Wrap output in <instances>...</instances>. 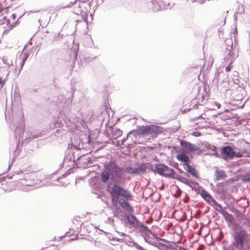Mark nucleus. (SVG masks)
Masks as SVG:
<instances>
[{
    "label": "nucleus",
    "mask_w": 250,
    "mask_h": 250,
    "mask_svg": "<svg viewBox=\"0 0 250 250\" xmlns=\"http://www.w3.org/2000/svg\"><path fill=\"white\" fill-rule=\"evenodd\" d=\"M24 121L23 119V115L20 117L19 122L16 126L15 132L14 136L16 140L19 139L20 142L21 139L23 143H27L30 142L32 139L38 138L42 136V133L41 132H31L30 134H27V136H25L24 138ZM21 149L19 142L17 144L16 147L14 149L13 153L14 156L13 159H16L20 153Z\"/></svg>",
    "instance_id": "obj_1"
},
{
    "label": "nucleus",
    "mask_w": 250,
    "mask_h": 250,
    "mask_svg": "<svg viewBox=\"0 0 250 250\" xmlns=\"http://www.w3.org/2000/svg\"><path fill=\"white\" fill-rule=\"evenodd\" d=\"M231 246L223 248V250H242L243 249L249 234L244 229L241 228L237 231H234L232 234Z\"/></svg>",
    "instance_id": "obj_2"
},
{
    "label": "nucleus",
    "mask_w": 250,
    "mask_h": 250,
    "mask_svg": "<svg viewBox=\"0 0 250 250\" xmlns=\"http://www.w3.org/2000/svg\"><path fill=\"white\" fill-rule=\"evenodd\" d=\"M224 62L229 64L226 67V71L229 72L232 68L231 63L238 56V51L235 46L233 47V42L231 39H227L225 41Z\"/></svg>",
    "instance_id": "obj_3"
},
{
    "label": "nucleus",
    "mask_w": 250,
    "mask_h": 250,
    "mask_svg": "<svg viewBox=\"0 0 250 250\" xmlns=\"http://www.w3.org/2000/svg\"><path fill=\"white\" fill-rule=\"evenodd\" d=\"M153 235L154 240L151 243L147 242L160 250H188L184 247L179 246L174 242L160 238L154 234H153Z\"/></svg>",
    "instance_id": "obj_4"
},
{
    "label": "nucleus",
    "mask_w": 250,
    "mask_h": 250,
    "mask_svg": "<svg viewBox=\"0 0 250 250\" xmlns=\"http://www.w3.org/2000/svg\"><path fill=\"white\" fill-rule=\"evenodd\" d=\"M112 202L117 203L120 199L131 200L132 195L129 190L124 188L118 184L113 185L110 192Z\"/></svg>",
    "instance_id": "obj_5"
},
{
    "label": "nucleus",
    "mask_w": 250,
    "mask_h": 250,
    "mask_svg": "<svg viewBox=\"0 0 250 250\" xmlns=\"http://www.w3.org/2000/svg\"><path fill=\"white\" fill-rule=\"evenodd\" d=\"M108 165L111 173V180L115 184H120L124 180L123 169L113 162H110Z\"/></svg>",
    "instance_id": "obj_6"
},
{
    "label": "nucleus",
    "mask_w": 250,
    "mask_h": 250,
    "mask_svg": "<svg viewBox=\"0 0 250 250\" xmlns=\"http://www.w3.org/2000/svg\"><path fill=\"white\" fill-rule=\"evenodd\" d=\"M147 5L149 6H152V9L154 12H158L170 8V7H168L169 5V2L167 3L160 0H151L150 2H147Z\"/></svg>",
    "instance_id": "obj_7"
},
{
    "label": "nucleus",
    "mask_w": 250,
    "mask_h": 250,
    "mask_svg": "<svg viewBox=\"0 0 250 250\" xmlns=\"http://www.w3.org/2000/svg\"><path fill=\"white\" fill-rule=\"evenodd\" d=\"M221 155L224 159H231L233 158L235 152L230 146H226L221 148Z\"/></svg>",
    "instance_id": "obj_8"
},
{
    "label": "nucleus",
    "mask_w": 250,
    "mask_h": 250,
    "mask_svg": "<svg viewBox=\"0 0 250 250\" xmlns=\"http://www.w3.org/2000/svg\"><path fill=\"white\" fill-rule=\"evenodd\" d=\"M180 145L184 149H187L188 151H192L197 150L199 148L197 146L190 143L186 140H181Z\"/></svg>",
    "instance_id": "obj_9"
},
{
    "label": "nucleus",
    "mask_w": 250,
    "mask_h": 250,
    "mask_svg": "<svg viewBox=\"0 0 250 250\" xmlns=\"http://www.w3.org/2000/svg\"><path fill=\"white\" fill-rule=\"evenodd\" d=\"M133 131L134 133L139 135L150 134V127L149 125L138 126L137 129Z\"/></svg>",
    "instance_id": "obj_10"
},
{
    "label": "nucleus",
    "mask_w": 250,
    "mask_h": 250,
    "mask_svg": "<svg viewBox=\"0 0 250 250\" xmlns=\"http://www.w3.org/2000/svg\"><path fill=\"white\" fill-rule=\"evenodd\" d=\"M209 204L212 207H214L215 209L218 210L222 215H229V214L227 211H225L222 209V206L219 204L213 198L211 199V200L210 201Z\"/></svg>",
    "instance_id": "obj_11"
},
{
    "label": "nucleus",
    "mask_w": 250,
    "mask_h": 250,
    "mask_svg": "<svg viewBox=\"0 0 250 250\" xmlns=\"http://www.w3.org/2000/svg\"><path fill=\"white\" fill-rule=\"evenodd\" d=\"M167 169H168V166L163 163L158 164L155 166V172L165 177Z\"/></svg>",
    "instance_id": "obj_12"
},
{
    "label": "nucleus",
    "mask_w": 250,
    "mask_h": 250,
    "mask_svg": "<svg viewBox=\"0 0 250 250\" xmlns=\"http://www.w3.org/2000/svg\"><path fill=\"white\" fill-rule=\"evenodd\" d=\"M101 181L104 183L109 179L110 177H111V173L108 164L104 167V170L101 172Z\"/></svg>",
    "instance_id": "obj_13"
},
{
    "label": "nucleus",
    "mask_w": 250,
    "mask_h": 250,
    "mask_svg": "<svg viewBox=\"0 0 250 250\" xmlns=\"http://www.w3.org/2000/svg\"><path fill=\"white\" fill-rule=\"evenodd\" d=\"M128 200L120 199V201H118V202L124 210L127 212H131L133 211V209L129 203H128Z\"/></svg>",
    "instance_id": "obj_14"
},
{
    "label": "nucleus",
    "mask_w": 250,
    "mask_h": 250,
    "mask_svg": "<svg viewBox=\"0 0 250 250\" xmlns=\"http://www.w3.org/2000/svg\"><path fill=\"white\" fill-rule=\"evenodd\" d=\"M183 166L184 169L187 172L196 178H199L198 173L195 168L193 167L192 166L188 164H184Z\"/></svg>",
    "instance_id": "obj_15"
},
{
    "label": "nucleus",
    "mask_w": 250,
    "mask_h": 250,
    "mask_svg": "<svg viewBox=\"0 0 250 250\" xmlns=\"http://www.w3.org/2000/svg\"><path fill=\"white\" fill-rule=\"evenodd\" d=\"M64 162H72L74 165L76 164V162L77 161L75 160L74 152L72 150H69L66 152L64 158Z\"/></svg>",
    "instance_id": "obj_16"
},
{
    "label": "nucleus",
    "mask_w": 250,
    "mask_h": 250,
    "mask_svg": "<svg viewBox=\"0 0 250 250\" xmlns=\"http://www.w3.org/2000/svg\"><path fill=\"white\" fill-rule=\"evenodd\" d=\"M126 220L129 224L133 227L139 226L140 221H138L136 216L132 214H128L126 216Z\"/></svg>",
    "instance_id": "obj_17"
},
{
    "label": "nucleus",
    "mask_w": 250,
    "mask_h": 250,
    "mask_svg": "<svg viewBox=\"0 0 250 250\" xmlns=\"http://www.w3.org/2000/svg\"><path fill=\"white\" fill-rule=\"evenodd\" d=\"M76 161L77 162L81 161V162L83 163V166L84 167L87 166L88 165V164L92 163L90 158L89 157H86L85 155H81L78 157L77 158Z\"/></svg>",
    "instance_id": "obj_18"
},
{
    "label": "nucleus",
    "mask_w": 250,
    "mask_h": 250,
    "mask_svg": "<svg viewBox=\"0 0 250 250\" xmlns=\"http://www.w3.org/2000/svg\"><path fill=\"white\" fill-rule=\"evenodd\" d=\"M201 197L208 203H209L213 197L204 189H202L200 193Z\"/></svg>",
    "instance_id": "obj_19"
},
{
    "label": "nucleus",
    "mask_w": 250,
    "mask_h": 250,
    "mask_svg": "<svg viewBox=\"0 0 250 250\" xmlns=\"http://www.w3.org/2000/svg\"><path fill=\"white\" fill-rule=\"evenodd\" d=\"M150 134L157 135L161 133L162 131V127L156 125H150Z\"/></svg>",
    "instance_id": "obj_20"
},
{
    "label": "nucleus",
    "mask_w": 250,
    "mask_h": 250,
    "mask_svg": "<svg viewBox=\"0 0 250 250\" xmlns=\"http://www.w3.org/2000/svg\"><path fill=\"white\" fill-rule=\"evenodd\" d=\"M229 78L227 77L224 78L223 80L221 82L219 86L220 87L221 90H227L229 88Z\"/></svg>",
    "instance_id": "obj_21"
},
{
    "label": "nucleus",
    "mask_w": 250,
    "mask_h": 250,
    "mask_svg": "<svg viewBox=\"0 0 250 250\" xmlns=\"http://www.w3.org/2000/svg\"><path fill=\"white\" fill-rule=\"evenodd\" d=\"M177 159L181 162H184V164H187L190 161L189 157L186 154L181 153L177 155Z\"/></svg>",
    "instance_id": "obj_22"
},
{
    "label": "nucleus",
    "mask_w": 250,
    "mask_h": 250,
    "mask_svg": "<svg viewBox=\"0 0 250 250\" xmlns=\"http://www.w3.org/2000/svg\"><path fill=\"white\" fill-rule=\"evenodd\" d=\"M176 173L174 170L168 166V169L166 170L165 177L173 179Z\"/></svg>",
    "instance_id": "obj_23"
},
{
    "label": "nucleus",
    "mask_w": 250,
    "mask_h": 250,
    "mask_svg": "<svg viewBox=\"0 0 250 250\" xmlns=\"http://www.w3.org/2000/svg\"><path fill=\"white\" fill-rule=\"evenodd\" d=\"M83 5L79 3V8H80V14L81 15L82 19L83 20L85 21H86L87 20L88 17V10L86 9V11H84L81 9Z\"/></svg>",
    "instance_id": "obj_24"
},
{
    "label": "nucleus",
    "mask_w": 250,
    "mask_h": 250,
    "mask_svg": "<svg viewBox=\"0 0 250 250\" xmlns=\"http://www.w3.org/2000/svg\"><path fill=\"white\" fill-rule=\"evenodd\" d=\"M173 179H176L183 183H184L186 185H189L190 183V180H188L182 176L178 175L176 173V175H175L174 177H173Z\"/></svg>",
    "instance_id": "obj_25"
},
{
    "label": "nucleus",
    "mask_w": 250,
    "mask_h": 250,
    "mask_svg": "<svg viewBox=\"0 0 250 250\" xmlns=\"http://www.w3.org/2000/svg\"><path fill=\"white\" fill-rule=\"evenodd\" d=\"M10 20L6 17L2 16L0 17V25L2 26V28L5 29V27H7L9 23Z\"/></svg>",
    "instance_id": "obj_26"
},
{
    "label": "nucleus",
    "mask_w": 250,
    "mask_h": 250,
    "mask_svg": "<svg viewBox=\"0 0 250 250\" xmlns=\"http://www.w3.org/2000/svg\"><path fill=\"white\" fill-rule=\"evenodd\" d=\"M216 180L224 179L225 177V171L223 170L218 169L215 171Z\"/></svg>",
    "instance_id": "obj_27"
},
{
    "label": "nucleus",
    "mask_w": 250,
    "mask_h": 250,
    "mask_svg": "<svg viewBox=\"0 0 250 250\" xmlns=\"http://www.w3.org/2000/svg\"><path fill=\"white\" fill-rule=\"evenodd\" d=\"M220 73L221 72H219V68L216 69L213 79V83H214L218 87H219V81Z\"/></svg>",
    "instance_id": "obj_28"
},
{
    "label": "nucleus",
    "mask_w": 250,
    "mask_h": 250,
    "mask_svg": "<svg viewBox=\"0 0 250 250\" xmlns=\"http://www.w3.org/2000/svg\"><path fill=\"white\" fill-rule=\"evenodd\" d=\"M188 186L190 187L192 190H195L196 192H198L199 191V185L198 183L196 182H194L190 180L189 185Z\"/></svg>",
    "instance_id": "obj_29"
},
{
    "label": "nucleus",
    "mask_w": 250,
    "mask_h": 250,
    "mask_svg": "<svg viewBox=\"0 0 250 250\" xmlns=\"http://www.w3.org/2000/svg\"><path fill=\"white\" fill-rule=\"evenodd\" d=\"M28 57V55L26 53H22L20 55V56L19 58V59H21V69L22 68V67H23L26 60H27Z\"/></svg>",
    "instance_id": "obj_30"
},
{
    "label": "nucleus",
    "mask_w": 250,
    "mask_h": 250,
    "mask_svg": "<svg viewBox=\"0 0 250 250\" xmlns=\"http://www.w3.org/2000/svg\"><path fill=\"white\" fill-rule=\"evenodd\" d=\"M18 23V20L17 21L13 22L12 23H10V21L7 27H5V29L4 30V33L6 32H8L13 29L14 27L16 26L17 24Z\"/></svg>",
    "instance_id": "obj_31"
},
{
    "label": "nucleus",
    "mask_w": 250,
    "mask_h": 250,
    "mask_svg": "<svg viewBox=\"0 0 250 250\" xmlns=\"http://www.w3.org/2000/svg\"><path fill=\"white\" fill-rule=\"evenodd\" d=\"M3 71H5V77L4 78H2V77L0 76V88H2V87L3 86V84H4L5 81L6 79L7 78V77L8 76L9 73V71H8V70H6V69H5V68L3 69Z\"/></svg>",
    "instance_id": "obj_32"
},
{
    "label": "nucleus",
    "mask_w": 250,
    "mask_h": 250,
    "mask_svg": "<svg viewBox=\"0 0 250 250\" xmlns=\"http://www.w3.org/2000/svg\"><path fill=\"white\" fill-rule=\"evenodd\" d=\"M238 75L239 73L237 71H234L233 72V74L232 76V80L233 81V83L235 84H238L239 83V80L238 79Z\"/></svg>",
    "instance_id": "obj_33"
},
{
    "label": "nucleus",
    "mask_w": 250,
    "mask_h": 250,
    "mask_svg": "<svg viewBox=\"0 0 250 250\" xmlns=\"http://www.w3.org/2000/svg\"><path fill=\"white\" fill-rule=\"evenodd\" d=\"M125 171L129 173L136 174L138 173L137 168H133L131 167H127L125 168Z\"/></svg>",
    "instance_id": "obj_34"
},
{
    "label": "nucleus",
    "mask_w": 250,
    "mask_h": 250,
    "mask_svg": "<svg viewBox=\"0 0 250 250\" xmlns=\"http://www.w3.org/2000/svg\"><path fill=\"white\" fill-rule=\"evenodd\" d=\"M19 174V173H16V174H13L12 175H10V174L8 175L7 176H2L0 177V182L4 181L7 177L9 179H13L14 177V179L17 180L16 176Z\"/></svg>",
    "instance_id": "obj_35"
},
{
    "label": "nucleus",
    "mask_w": 250,
    "mask_h": 250,
    "mask_svg": "<svg viewBox=\"0 0 250 250\" xmlns=\"http://www.w3.org/2000/svg\"><path fill=\"white\" fill-rule=\"evenodd\" d=\"M208 148L210 150L212 151L213 152L212 153V155L217 156L218 155V153L216 151V147L214 145H211L209 144L207 146Z\"/></svg>",
    "instance_id": "obj_36"
},
{
    "label": "nucleus",
    "mask_w": 250,
    "mask_h": 250,
    "mask_svg": "<svg viewBox=\"0 0 250 250\" xmlns=\"http://www.w3.org/2000/svg\"><path fill=\"white\" fill-rule=\"evenodd\" d=\"M138 227H141L140 229V231H146L147 232L150 231V229L148 228V227L147 226L145 225L143 223H141L140 222L139 225Z\"/></svg>",
    "instance_id": "obj_37"
},
{
    "label": "nucleus",
    "mask_w": 250,
    "mask_h": 250,
    "mask_svg": "<svg viewBox=\"0 0 250 250\" xmlns=\"http://www.w3.org/2000/svg\"><path fill=\"white\" fill-rule=\"evenodd\" d=\"M137 169H138V171L140 170L142 172H145L146 171V164H143L137 167Z\"/></svg>",
    "instance_id": "obj_38"
},
{
    "label": "nucleus",
    "mask_w": 250,
    "mask_h": 250,
    "mask_svg": "<svg viewBox=\"0 0 250 250\" xmlns=\"http://www.w3.org/2000/svg\"><path fill=\"white\" fill-rule=\"evenodd\" d=\"M243 180L245 182H250V173H248L244 176Z\"/></svg>",
    "instance_id": "obj_39"
},
{
    "label": "nucleus",
    "mask_w": 250,
    "mask_h": 250,
    "mask_svg": "<svg viewBox=\"0 0 250 250\" xmlns=\"http://www.w3.org/2000/svg\"><path fill=\"white\" fill-rule=\"evenodd\" d=\"M63 35V34H61V33H58L57 35L54 36V40L55 41H59L60 39H62Z\"/></svg>",
    "instance_id": "obj_40"
},
{
    "label": "nucleus",
    "mask_w": 250,
    "mask_h": 250,
    "mask_svg": "<svg viewBox=\"0 0 250 250\" xmlns=\"http://www.w3.org/2000/svg\"><path fill=\"white\" fill-rule=\"evenodd\" d=\"M2 62H3V64L5 65V66H3L2 71H3V69L4 68L6 69V70H8L7 69V68H6V66L7 65H9V62H8L7 60L6 59H2Z\"/></svg>",
    "instance_id": "obj_41"
},
{
    "label": "nucleus",
    "mask_w": 250,
    "mask_h": 250,
    "mask_svg": "<svg viewBox=\"0 0 250 250\" xmlns=\"http://www.w3.org/2000/svg\"><path fill=\"white\" fill-rule=\"evenodd\" d=\"M92 1V0H79V3H81L82 5H83L85 2H88V7L89 8L90 7V3Z\"/></svg>",
    "instance_id": "obj_42"
},
{
    "label": "nucleus",
    "mask_w": 250,
    "mask_h": 250,
    "mask_svg": "<svg viewBox=\"0 0 250 250\" xmlns=\"http://www.w3.org/2000/svg\"><path fill=\"white\" fill-rule=\"evenodd\" d=\"M132 133H134V131L133 130H132V131H130V132H129L126 135V137L125 138H124L123 139H122V143H123L127 138L128 135L130 134H132Z\"/></svg>",
    "instance_id": "obj_43"
},
{
    "label": "nucleus",
    "mask_w": 250,
    "mask_h": 250,
    "mask_svg": "<svg viewBox=\"0 0 250 250\" xmlns=\"http://www.w3.org/2000/svg\"><path fill=\"white\" fill-rule=\"evenodd\" d=\"M114 220L113 218L111 217H108L107 219V222H106V223H108L111 224V225H113L114 224Z\"/></svg>",
    "instance_id": "obj_44"
},
{
    "label": "nucleus",
    "mask_w": 250,
    "mask_h": 250,
    "mask_svg": "<svg viewBox=\"0 0 250 250\" xmlns=\"http://www.w3.org/2000/svg\"><path fill=\"white\" fill-rule=\"evenodd\" d=\"M77 3V0L74 1V2H70L69 4H68L65 7H70L74 4H76Z\"/></svg>",
    "instance_id": "obj_45"
},
{
    "label": "nucleus",
    "mask_w": 250,
    "mask_h": 250,
    "mask_svg": "<svg viewBox=\"0 0 250 250\" xmlns=\"http://www.w3.org/2000/svg\"><path fill=\"white\" fill-rule=\"evenodd\" d=\"M129 246L131 247H134L135 244H136V243H137L136 242H135L133 241H129Z\"/></svg>",
    "instance_id": "obj_46"
},
{
    "label": "nucleus",
    "mask_w": 250,
    "mask_h": 250,
    "mask_svg": "<svg viewBox=\"0 0 250 250\" xmlns=\"http://www.w3.org/2000/svg\"><path fill=\"white\" fill-rule=\"evenodd\" d=\"M59 120L57 121L55 123H54V125L56 127H60L61 126V125H62V124L61 123H59Z\"/></svg>",
    "instance_id": "obj_47"
},
{
    "label": "nucleus",
    "mask_w": 250,
    "mask_h": 250,
    "mask_svg": "<svg viewBox=\"0 0 250 250\" xmlns=\"http://www.w3.org/2000/svg\"><path fill=\"white\" fill-rule=\"evenodd\" d=\"M201 118H203L201 115H199L198 117H195L194 118L192 119V120H193L194 121H197L198 120H199V119H200Z\"/></svg>",
    "instance_id": "obj_48"
},
{
    "label": "nucleus",
    "mask_w": 250,
    "mask_h": 250,
    "mask_svg": "<svg viewBox=\"0 0 250 250\" xmlns=\"http://www.w3.org/2000/svg\"><path fill=\"white\" fill-rule=\"evenodd\" d=\"M117 134L118 135V136H120L122 134V131L120 129H117Z\"/></svg>",
    "instance_id": "obj_49"
},
{
    "label": "nucleus",
    "mask_w": 250,
    "mask_h": 250,
    "mask_svg": "<svg viewBox=\"0 0 250 250\" xmlns=\"http://www.w3.org/2000/svg\"><path fill=\"white\" fill-rule=\"evenodd\" d=\"M11 17L13 20H15L16 18V15L15 14L13 13L12 14Z\"/></svg>",
    "instance_id": "obj_50"
},
{
    "label": "nucleus",
    "mask_w": 250,
    "mask_h": 250,
    "mask_svg": "<svg viewBox=\"0 0 250 250\" xmlns=\"http://www.w3.org/2000/svg\"><path fill=\"white\" fill-rule=\"evenodd\" d=\"M64 237V236H60L58 237V241H61L62 239Z\"/></svg>",
    "instance_id": "obj_51"
},
{
    "label": "nucleus",
    "mask_w": 250,
    "mask_h": 250,
    "mask_svg": "<svg viewBox=\"0 0 250 250\" xmlns=\"http://www.w3.org/2000/svg\"><path fill=\"white\" fill-rule=\"evenodd\" d=\"M77 239V237H76L75 238H71L69 239V241L70 242V241H73V240H75Z\"/></svg>",
    "instance_id": "obj_52"
},
{
    "label": "nucleus",
    "mask_w": 250,
    "mask_h": 250,
    "mask_svg": "<svg viewBox=\"0 0 250 250\" xmlns=\"http://www.w3.org/2000/svg\"><path fill=\"white\" fill-rule=\"evenodd\" d=\"M116 240L117 241H118V242H122V240H122V239H119V238H116Z\"/></svg>",
    "instance_id": "obj_53"
},
{
    "label": "nucleus",
    "mask_w": 250,
    "mask_h": 250,
    "mask_svg": "<svg viewBox=\"0 0 250 250\" xmlns=\"http://www.w3.org/2000/svg\"><path fill=\"white\" fill-rule=\"evenodd\" d=\"M195 133H196V134H195V136H198L200 134V133L199 132H195Z\"/></svg>",
    "instance_id": "obj_54"
},
{
    "label": "nucleus",
    "mask_w": 250,
    "mask_h": 250,
    "mask_svg": "<svg viewBox=\"0 0 250 250\" xmlns=\"http://www.w3.org/2000/svg\"><path fill=\"white\" fill-rule=\"evenodd\" d=\"M195 133H196V134H195V136H198L200 134V133L199 132H195Z\"/></svg>",
    "instance_id": "obj_55"
},
{
    "label": "nucleus",
    "mask_w": 250,
    "mask_h": 250,
    "mask_svg": "<svg viewBox=\"0 0 250 250\" xmlns=\"http://www.w3.org/2000/svg\"><path fill=\"white\" fill-rule=\"evenodd\" d=\"M227 219H228V221H229V222L230 223H231V220H230V219L228 218Z\"/></svg>",
    "instance_id": "obj_56"
},
{
    "label": "nucleus",
    "mask_w": 250,
    "mask_h": 250,
    "mask_svg": "<svg viewBox=\"0 0 250 250\" xmlns=\"http://www.w3.org/2000/svg\"><path fill=\"white\" fill-rule=\"evenodd\" d=\"M68 120L70 122V123H74V121H71L70 119H68Z\"/></svg>",
    "instance_id": "obj_57"
},
{
    "label": "nucleus",
    "mask_w": 250,
    "mask_h": 250,
    "mask_svg": "<svg viewBox=\"0 0 250 250\" xmlns=\"http://www.w3.org/2000/svg\"><path fill=\"white\" fill-rule=\"evenodd\" d=\"M55 240H56V237H54V238L52 240V241H55Z\"/></svg>",
    "instance_id": "obj_58"
},
{
    "label": "nucleus",
    "mask_w": 250,
    "mask_h": 250,
    "mask_svg": "<svg viewBox=\"0 0 250 250\" xmlns=\"http://www.w3.org/2000/svg\"><path fill=\"white\" fill-rule=\"evenodd\" d=\"M100 231H101L103 232H104V233H106V232H105V231H103V230H102V229H101V230H100Z\"/></svg>",
    "instance_id": "obj_59"
},
{
    "label": "nucleus",
    "mask_w": 250,
    "mask_h": 250,
    "mask_svg": "<svg viewBox=\"0 0 250 250\" xmlns=\"http://www.w3.org/2000/svg\"><path fill=\"white\" fill-rule=\"evenodd\" d=\"M236 13H235V14H234V18H235V19H236Z\"/></svg>",
    "instance_id": "obj_60"
},
{
    "label": "nucleus",
    "mask_w": 250,
    "mask_h": 250,
    "mask_svg": "<svg viewBox=\"0 0 250 250\" xmlns=\"http://www.w3.org/2000/svg\"><path fill=\"white\" fill-rule=\"evenodd\" d=\"M62 98H63V97H62V96L60 97V98H61V99H62Z\"/></svg>",
    "instance_id": "obj_61"
},
{
    "label": "nucleus",
    "mask_w": 250,
    "mask_h": 250,
    "mask_svg": "<svg viewBox=\"0 0 250 250\" xmlns=\"http://www.w3.org/2000/svg\"><path fill=\"white\" fill-rule=\"evenodd\" d=\"M122 235H125V233H123L122 234Z\"/></svg>",
    "instance_id": "obj_62"
},
{
    "label": "nucleus",
    "mask_w": 250,
    "mask_h": 250,
    "mask_svg": "<svg viewBox=\"0 0 250 250\" xmlns=\"http://www.w3.org/2000/svg\"><path fill=\"white\" fill-rule=\"evenodd\" d=\"M73 94L74 93H72V95H71V97H73Z\"/></svg>",
    "instance_id": "obj_63"
},
{
    "label": "nucleus",
    "mask_w": 250,
    "mask_h": 250,
    "mask_svg": "<svg viewBox=\"0 0 250 250\" xmlns=\"http://www.w3.org/2000/svg\"><path fill=\"white\" fill-rule=\"evenodd\" d=\"M145 241H146V242H147V240H146V239L145 238Z\"/></svg>",
    "instance_id": "obj_64"
}]
</instances>
